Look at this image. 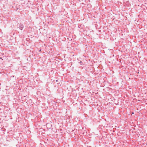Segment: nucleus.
Listing matches in <instances>:
<instances>
[{
    "label": "nucleus",
    "mask_w": 147,
    "mask_h": 147,
    "mask_svg": "<svg viewBox=\"0 0 147 147\" xmlns=\"http://www.w3.org/2000/svg\"><path fill=\"white\" fill-rule=\"evenodd\" d=\"M132 114H134V113H132Z\"/></svg>",
    "instance_id": "nucleus-1"
}]
</instances>
